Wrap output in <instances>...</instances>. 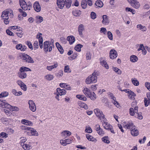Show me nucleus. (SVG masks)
Returning a JSON list of instances; mask_svg holds the SVG:
<instances>
[{
	"label": "nucleus",
	"instance_id": "24",
	"mask_svg": "<svg viewBox=\"0 0 150 150\" xmlns=\"http://www.w3.org/2000/svg\"><path fill=\"white\" fill-rule=\"evenodd\" d=\"M18 76L21 79H24L27 76V74L24 72L19 71L18 73Z\"/></svg>",
	"mask_w": 150,
	"mask_h": 150
},
{
	"label": "nucleus",
	"instance_id": "36",
	"mask_svg": "<svg viewBox=\"0 0 150 150\" xmlns=\"http://www.w3.org/2000/svg\"><path fill=\"white\" fill-rule=\"evenodd\" d=\"M106 119L105 120V121H103L104 122L103 124V127L104 129H109V127H110V126H111V125L109 123L106 122Z\"/></svg>",
	"mask_w": 150,
	"mask_h": 150
},
{
	"label": "nucleus",
	"instance_id": "33",
	"mask_svg": "<svg viewBox=\"0 0 150 150\" xmlns=\"http://www.w3.org/2000/svg\"><path fill=\"white\" fill-rule=\"evenodd\" d=\"M78 105L81 107L84 108L85 109H88L87 105L85 103L81 101H79L78 103Z\"/></svg>",
	"mask_w": 150,
	"mask_h": 150
},
{
	"label": "nucleus",
	"instance_id": "6",
	"mask_svg": "<svg viewBox=\"0 0 150 150\" xmlns=\"http://www.w3.org/2000/svg\"><path fill=\"white\" fill-rule=\"evenodd\" d=\"M108 95L110 96V98L111 99V102L116 107L119 108L120 106V104L117 101H116V98L114 96L112 93L109 92L108 93Z\"/></svg>",
	"mask_w": 150,
	"mask_h": 150
},
{
	"label": "nucleus",
	"instance_id": "16",
	"mask_svg": "<svg viewBox=\"0 0 150 150\" xmlns=\"http://www.w3.org/2000/svg\"><path fill=\"white\" fill-rule=\"evenodd\" d=\"M33 7L35 11L37 12H39L41 10V7L39 2H35L33 4Z\"/></svg>",
	"mask_w": 150,
	"mask_h": 150
},
{
	"label": "nucleus",
	"instance_id": "5",
	"mask_svg": "<svg viewBox=\"0 0 150 150\" xmlns=\"http://www.w3.org/2000/svg\"><path fill=\"white\" fill-rule=\"evenodd\" d=\"M94 112L96 116L99 118L100 120L103 121L106 120L105 117L104 115L103 114L102 112L99 109L96 108L94 109Z\"/></svg>",
	"mask_w": 150,
	"mask_h": 150
},
{
	"label": "nucleus",
	"instance_id": "34",
	"mask_svg": "<svg viewBox=\"0 0 150 150\" xmlns=\"http://www.w3.org/2000/svg\"><path fill=\"white\" fill-rule=\"evenodd\" d=\"M22 71V72H25V71H31V70L29 68L25 67H22L19 69V71Z\"/></svg>",
	"mask_w": 150,
	"mask_h": 150
},
{
	"label": "nucleus",
	"instance_id": "32",
	"mask_svg": "<svg viewBox=\"0 0 150 150\" xmlns=\"http://www.w3.org/2000/svg\"><path fill=\"white\" fill-rule=\"evenodd\" d=\"M56 45L57 48L59 52H60V53L62 54L64 52V50L62 48V47L58 42H56Z\"/></svg>",
	"mask_w": 150,
	"mask_h": 150
},
{
	"label": "nucleus",
	"instance_id": "42",
	"mask_svg": "<svg viewBox=\"0 0 150 150\" xmlns=\"http://www.w3.org/2000/svg\"><path fill=\"white\" fill-rule=\"evenodd\" d=\"M138 58L135 55H132L130 57V60L133 62H134L137 61Z\"/></svg>",
	"mask_w": 150,
	"mask_h": 150
},
{
	"label": "nucleus",
	"instance_id": "11",
	"mask_svg": "<svg viewBox=\"0 0 150 150\" xmlns=\"http://www.w3.org/2000/svg\"><path fill=\"white\" fill-rule=\"evenodd\" d=\"M0 107L7 108L11 106L10 104L7 103L5 100H0Z\"/></svg>",
	"mask_w": 150,
	"mask_h": 150
},
{
	"label": "nucleus",
	"instance_id": "57",
	"mask_svg": "<svg viewBox=\"0 0 150 150\" xmlns=\"http://www.w3.org/2000/svg\"><path fill=\"white\" fill-rule=\"evenodd\" d=\"M8 93L7 91H4L2 92L0 94V98L8 96Z\"/></svg>",
	"mask_w": 150,
	"mask_h": 150
},
{
	"label": "nucleus",
	"instance_id": "39",
	"mask_svg": "<svg viewBox=\"0 0 150 150\" xmlns=\"http://www.w3.org/2000/svg\"><path fill=\"white\" fill-rule=\"evenodd\" d=\"M88 97L91 100H94L96 98V96L94 92H92Z\"/></svg>",
	"mask_w": 150,
	"mask_h": 150
},
{
	"label": "nucleus",
	"instance_id": "41",
	"mask_svg": "<svg viewBox=\"0 0 150 150\" xmlns=\"http://www.w3.org/2000/svg\"><path fill=\"white\" fill-rule=\"evenodd\" d=\"M83 45L80 44H78L76 45L74 47V49L76 51L80 52L81 51V48L82 47Z\"/></svg>",
	"mask_w": 150,
	"mask_h": 150
},
{
	"label": "nucleus",
	"instance_id": "49",
	"mask_svg": "<svg viewBox=\"0 0 150 150\" xmlns=\"http://www.w3.org/2000/svg\"><path fill=\"white\" fill-rule=\"evenodd\" d=\"M30 132L32 136H37L38 135V134L37 132L33 128H32V129L31 130Z\"/></svg>",
	"mask_w": 150,
	"mask_h": 150
},
{
	"label": "nucleus",
	"instance_id": "28",
	"mask_svg": "<svg viewBox=\"0 0 150 150\" xmlns=\"http://www.w3.org/2000/svg\"><path fill=\"white\" fill-rule=\"evenodd\" d=\"M21 146H22L23 149L25 150H29L32 148V147L28 144H21Z\"/></svg>",
	"mask_w": 150,
	"mask_h": 150
},
{
	"label": "nucleus",
	"instance_id": "43",
	"mask_svg": "<svg viewBox=\"0 0 150 150\" xmlns=\"http://www.w3.org/2000/svg\"><path fill=\"white\" fill-rule=\"evenodd\" d=\"M128 97L130 99L132 100L134 99V97L136 96V94L133 92L130 91Z\"/></svg>",
	"mask_w": 150,
	"mask_h": 150
},
{
	"label": "nucleus",
	"instance_id": "18",
	"mask_svg": "<svg viewBox=\"0 0 150 150\" xmlns=\"http://www.w3.org/2000/svg\"><path fill=\"white\" fill-rule=\"evenodd\" d=\"M21 122L23 124L30 126H32L33 125V123L32 122L25 119L22 120Z\"/></svg>",
	"mask_w": 150,
	"mask_h": 150
},
{
	"label": "nucleus",
	"instance_id": "10",
	"mask_svg": "<svg viewBox=\"0 0 150 150\" xmlns=\"http://www.w3.org/2000/svg\"><path fill=\"white\" fill-rule=\"evenodd\" d=\"M29 108L30 110L33 112H34L36 110V107L35 105L32 100H29L28 102Z\"/></svg>",
	"mask_w": 150,
	"mask_h": 150
},
{
	"label": "nucleus",
	"instance_id": "31",
	"mask_svg": "<svg viewBox=\"0 0 150 150\" xmlns=\"http://www.w3.org/2000/svg\"><path fill=\"white\" fill-rule=\"evenodd\" d=\"M58 64L57 62H56L54 63V64L53 65L50 66H47V69L49 71H51L52 69L56 68L58 67Z\"/></svg>",
	"mask_w": 150,
	"mask_h": 150
},
{
	"label": "nucleus",
	"instance_id": "37",
	"mask_svg": "<svg viewBox=\"0 0 150 150\" xmlns=\"http://www.w3.org/2000/svg\"><path fill=\"white\" fill-rule=\"evenodd\" d=\"M72 13L74 16H79L81 15V12L79 10L75 9L73 11Z\"/></svg>",
	"mask_w": 150,
	"mask_h": 150
},
{
	"label": "nucleus",
	"instance_id": "48",
	"mask_svg": "<svg viewBox=\"0 0 150 150\" xmlns=\"http://www.w3.org/2000/svg\"><path fill=\"white\" fill-rule=\"evenodd\" d=\"M63 74V71L62 70H59L56 74V76L58 78H61Z\"/></svg>",
	"mask_w": 150,
	"mask_h": 150
},
{
	"label": "nucleus",
	"instance_id": "54",
	"mask_svg": "<svg viewBox=\"0 0 150 150\" xmlns=\"http://www.w3.org/2000/svg\"><path fill=\"white\" fill-rule=\"evenodd\" d=\"M112 69L113 71L118 74L120 75L122 74L121 71L117 67H113Z\"/></svg>",
	"mask_w": 150,
	"mask_h": 150
},
{
	"label": "nucleus",
	"instance_id": "1",
	"mask_svg": "<svg viewBox=\"0 0 150 150\" xmlns=\"http://www.w3.org/2000/svg\"><path fill=\"white\" fill-rule=\"evenodd\" d=\"M97 72L94 71L92 74L89 76L86 79L85 82L87 84H89L96 83L97 81Z\"/></svg>",
	"mask_w": 150,
	"mask_h": 150
},
{
	"label": "nucleus",
	"instance_id": "58",
	"mask_svg": "<svg viewBox=\"0 0 150 150\" xmlns=\"http://www.w3.org/2000/svg\"><path fill=\"white\" fill-rule=\"evenodd\" d=\"M25 44L28 45V47L31 50H33V47L31 42L30 41H28L26 42Z\"/></svg>",
	"mask_w": 150,
	"mask_h": 150
},
{
	"label": "nucleus",
	"instance_id": "20",
	"mask_svg": "<svg viewBox=\"0 0 150 150\" xmlns=\"http://www.w3.org/2000/svg\"><path fill=\"white\" fill-rule=\"evenodd\" d=\"M67 39L69 42V44L70 45L73 44L75 41V37L72 35L68 36L67 37Z\"/></svg>",
	"mask_w": 150,
	"mask_h": 150
},
{
	"label": "nucleus",
	"instance_id": "27",
	"mask_svg": "<svg viewBox=\"0 0 150 150\" xmlns=\"http://www.w3.org/2000/svg\"><path fill=\"white\" fill-rule=\"evenodd\" d=\"M100 63L101 65L103 66L107 69H109V66L105 60H103L102 59H100Z\"/></svg>",
	"mask_w": 150,
	"mask_h": 150
},
{
	"label": "nucleus",
	"instance_id": "50",
	"mask_svg": "<svg viewBox=\"0 0 150 150\" xmlns=\"http://www.w3.org/2000/svg\"><path fill=\"white\" fill-rule=\"evenodd\" d=\"M131 80L134 86H138L139 85V82L135 78L132 79Z\"/></svg>",
	"mask_w": 150,
	"mask_h": 150
},
{
	"label": "nucleus",
	"instance_id": "51",
	"mask_svg": "<svg viewBox=\"0 0 150 150\" xmlns=\"http://www.w3.org/2000/svg\"><path fill=\"white\" fill-rule=\"evenodd\" d=\"M85 132L88 133H91L92 132V130L91 127L88 126L86 127Z\"/></svg>",
	"mask_w": 150,
	"mask_h": 150
},
{
	"label": "nucleus",
	"instance_id": "64",
	"mask_svg": "<svg viewBox=\"0 0 150 150\" xmlns=\"http://www.w3.org/2000/svg\"><path fill=\"white\" fill-rule=\"evenodd\" d=\"M86 57L87 59L90 60L91 59V54L90 52H87L86 54Z\"/></svg>",
	"mask_w": 150,
	"mask_h": 150
},
{
	"label": "nucleus",
	"instance_id": "23",
	"mask_svg": "<svg viewBox=\"0 0 150 150\" xmlns=\"http://www.w3.org/2000/svg\"><path fill=\"white\" fill-rule=\"evenodd\" d=\"M57 93L61 96L66 94V91L64 89H61L60 88H57Z\"/></svg>",
	"mask_w": 150,
	"mask_h": 150
},
{
	"label": "nucleus",
	"instance_id": "38",
	"mask_svg": "<svg viewBox=\"0 0 150 150\" xmlns=\"http://www.w3.org/2000/svg\"><path fill=\"white\" fill-rule=\"evenodd\" d=\"M76 97L79 100L84 101L87 100L86 98L84 95H77L76 96Z\"/></svg>",
	"mask_w": 150,
	"mask_h": 150
},
{
	"label": "nucleus",
	"instance_id": "21",
	"mask_svg": "<svg viewBox=\"0 0 150 150\" xmlns=\"http://www.w3.org/2000/svg\"><path fill=\"white\" fill-rule=\"evenodd\" d=\"M71 142V140L69 139H67L64 140L62 139L60 141V143L63 146H66Z\"/></svg>",
	"mask_w": 150,
	"mask_h": 150
},
{
	"label": "nucleus",
	"instance_id": "26",
	"mask_svg": "<svg viewBox=\"0 0 150 150\" xmlns=\"http://www.w3.org/2000/svg\"><path fill=\"white\" fill-rule=\"evenodd\" d=\"M86 137L89 141L95 142H96L97 141V140L96 138L89 134H86Z\"/></svg>",
	"mask_w": 150,
	"mask_h": 150
},
{
	"label": "nucleus",
	"instance_id": "3",
	"mask_svg": "<svg viewBox=\"0 0 150 150\" xmlns=\"http://www.w3.org/2000/svg\"><path fill=\"white\" fill-rule=\"evenodd\" d=\"M1 17L3 19H9L13 18V11L11 10H6L2 13Z\"/></svg>",
	"mask_w": 150,
	"mask_h": 150
},
{
	"label": "nucleus",
	"instance_id": "44",
	"mask_svg": "<svg viewBox=\"0 0 150 150\" xmlns=\"http://www.w3.org/2000/svg\"><path fill=\"white\" fill-rule=\"evenodd\" d=\"M73 54L69 57V59L70 60H72L76 58L78 56V53L75 52H74Z\"/></svg>",
	"mask_w": 150,
	"mask_h": 150
},
{
	"label": "nucleus",
	"instance_id": "14",
	"mask_svg": "<svg viewBox=\"0 0 150 150\" xmlns=\"http://www.w3.org/2000/svg\"><path fill=\"white\" fill-rule=\"evenodd\" d=\"M147 98H144V103L145 106L147 107L150 105V93L146 94Z\"/></svg>",
	"mask_w": 150,
	"mask_h": 150
},
{
	"label": "nucleus",
	"instance_id": "2",
	"mask_svg": "<svg viewBox=\"0 0 150 150\" xmlns=\"http://www.w3.org/2000/svg\"><path fill=\"white\" fill-rule=\"evenodd\" d=\"M43 45V50L45 53H47L48 51H51L52 48L54 47L53 42L49 41H45Z\"/></svg>",
	"mask_w": 150,
	"mask_h": 150
},
{
	"label": "nucleus",
	"instance_id": "62",
	"mask_svg": "<svg viewBox=\"0 0 150 150\" xmlns=\"http://www.w3.org/2000/svg\"><path fill=\"white\" fill-rule=\"evenodd\" d=\"M135 112L133 108H130L129 110V113L130 115L134 116V115Z\"/></svg>",
	"mask_w": 150,
	"mask_h": 150
},
{
	"label": "nucleus",
	"instance_id": "13",
	"mask_svg": "<svg viewBox=\"0 0 150 150\" xmlns=\"http://www.w3.org/2000/svg\"><path fill=\"white\" fill-rule=\"evenodd\" d=\"M17 83L20 86L22 89L24 91H26L27 88L26 86L22 81L18 80L17 81Z\"/></svg>",
	"mask_w": 150,
	"mask_h": 150
},
{
	"label": "nucleus",
	"instance_id": "7",
	"mask_svg": "<svg viewBox=\"0 0 150 150\" xmlns=\"http://www.w3.org/2000/svg\"><path fill=\"white\" fill-rule=\"evenodd\" d=\"M124 123V126L127 129H130V130L135 126L134 125L133 122L130 120Z\"/></svg>",
	"mask_w": 150,
	"mask_h": 150
},
{
	"label": "nucleus",
	"instance_id": "40",
	"mask_svg": "<svg viewBox=\"0 0 150 150\" xmlns=\"http://www.w3.org/2000/svg\"><path fill=\"white\" fill-rule=\"evenodd\" d=\"M95 4L96 6L99 7H102L103 5V2L100 0H97Z\"/></svg>",
	"mask_w": 150,
	"mask_h": 150
},
{
	"label": "nucleus",
	"instance_id": "25",
	"mask_svg": "<svg viewBox=\"0 0 150 150\" xmlns=\"http://www.w3.org/2000/svg\"><path fill=\"white\" fill-rule=\"evenodd\" d=\"M84 30V26L83 24L79 25L78 28V31L79 35L81 36L83 35V31Z\"/></svg>",
	"mask_w": 150,
	"mask_h": 150
},
{
	"label": "nucleus",
	"instance_id": "19",
	"mask_svg": "<svg viewBox=\"0 0 150 150\" xmlns=\"http://www.w3.org/2000/svg\"><path fill=\"white\" fill-rule=\"evenodd\" d=\"M130 4L132 7L135 8H138L140 6V4L137 0H134Z\"/></svg>",
	"mask_w": 150,
	"mask_h": 150
},
{
	"label": "nucleus",
	"instance_id": "46",
	"mask_svg": "<svg viewBox=\"0 0 150 150\" xmlns=\"http://www.w3.org/2000/svg\"><path fill=\"white\" fill-rule=\"evenodd\" d=\"M102 140L103 142L107 144H109L110 143V141L109 140V138L108 136L103 137Z\"/></svg>",
	"mask_w": 150,
	"mask_h": 150
},
{
	"label": "nucleus",
	"instance_id": "63",
	"mask_svg": "<svg viewBox=\"0 0 150 150\" xmlns=\"http://www.w3.org/2000/svg\"><path fill=\"white\" fill-rule=\"evenodd\" d=\"M100 32L101 33H103L104 35H105L107 32V30L105 28L102 27L100 28Z\"/></svg>",
	"mask_w": 150,
	"mask_h": 150
},
{
	"label": "nucleus",
	"instance_id": "30",
	"mask_svg": "<svg viewBox=\"0 0 150 150\" xmlns=\"http://www.w3.org/2000/svg\"><path fill=\"white\" fill-rule=\"evenodd\" d=\"M83 91L85 95L88 97L92 92L88 88H84L83 90Z\"/></svg>",
	"mask_w": 150,
	"mask_h": 150
},
{
	"label": "nucleus",
	"instance_id": "17",
	"mask_svg": "<svg viewBox=\"0 0 150 150\" xmlns=\"http://www.w3.org/2000/svg\"><path fill=\"white\" fill-rule=\"evenodd\" d=\"M57 4L59 8L62 9L64 6L65 3L64 0H57Z\"/></svg>",
	"mask_w": 150,
	"mask_h": 150
},
{
	"label": "nucleus",
	"instance_id": "52",
	"mask_svg": "<svg viewBox=\"0 0 150 150\" xmlns=\"http://www.w3.org/2000/svg\"><path fill=\"white\" fill-rule=\"evenodd\" d=\"M10 106L11 107H9V108H7L16 111H18L19 110V108L17 107L12 106L11 105Z\"/></svg>",
	"mask_w": 150,
	"mask_h": 150
},
{
	"label": "nucleus",
	"instance_id": "9",
	"mask_svg": "<svg viewBox=\"0 0 150 150\" xmlns=\"http://www.w3.org/2000/svg\"><path fill=\"white\" fill-rule=\"evenodd\" d=\"M117 56V52L114 49H111L110 50L109 52V56L111 59H114L116 58Z\"/></svg>",
	"mask_w": 150,
	"mask_h": 150
},
{
	"label": "nucleus",
	"instance_id": "60",
	"mask_svg": "<svg viewBox=\"0 0 150 150\" xmlns=\"http://www.w3.org/2000/svg\"><path fill=\"white\" fill-rule=\"evenodd\" d=\"M0 137L2 138H6L8 137V134L4 132H2L0 133Z\"/></svg>",
	"mask_w": 150,
	"mask_h": 150
},
{
	"label": "nucleus",
	"instance_id": "15",
	"mask_svg": "<svg viewBox=\"0 0 150 150\" xmlns=\"http://www.w3.org/2000/svg\"><path fill=\"white\" fill-rule=\"evenodd\" d=\"M130 131L131 135L133 136H136L139 134V131L135 126L134 128L130 129Z\"/></svg>",
	"mask_w": 150,
	"mask_h": 150
},
{
	"label": "nucleus",
	"instance_id": "61",
	"mask_svg": "<svg viewBox=\"0 0 150 150\" xmlns=\"http://www.w3.org/2000/svg\"><path fill=\"white\" fill-rule=\"evenodd\" d=\"M108 37L110 40H113L112 34L111 32L108 31L107 33Z\"/></svg>",
	"mask_w": 150,
	"mask_h": 150
},
{
	"label": "nucleus",
	"instance_id": "45",
	"mask_svg": "<svg viewBox=\"0 0 150 150\" xmlns=\"http://www.w3.org/2000/svg\"><path fill=\"white\" fill-rule=\"evenodd\" d=\"M64 2L66 7L69 8L71 6V0H65Z\"/></svg>",
	"mask_w": 150,
	"mask_h": 150
},
{
	"label": "nucleus",
	"instance_id": "35",
	"mask_svg": "<svg viewBox=\"0 0 150 150\" xmlns=\"http://www.w3.org/2000/svg\"><path fill=\"white\" fill-rule=\"evenodd\" d=\"M137 27L139 29L141 30L142 31L145 32L146 30V27L141 24L137 25Z\"/></svg>",
	"mask_w": 150,
	"mask_h": 150
},
{
	"label": "nucleus",
	"instance_id": "53",
	"mask_svg": "<svg viewBox=\"0 0 150 150\" xmlns=\"http://www.w3.org/2000/svg\"><path fill=\"white\" fill-rule=\"evenodd\" d=\"M81 6L83 9H85L87 6L86 0H82L81 3Z\"/></svg>",
	"mask_w": 150,
	"mask_h": 150
},
{
	"label": "nucleus",
	"instance_id": "22",
	"mask_svg": "<svg viewBox=\"0 0 150 150\" xmlns=\"http://www.w3.org/2000/svg\"><path fill=\"white\" fill-rule=\"evenodd\" d=\"M16 48L17 50H20L22 51H25L27 48L25 45H22L21 44H18L16 46Z\"/></svg>",
	"mask_w": 150,
	"mask_h": 150
},
{
	"label": "nucleus",
	"instance_id": "55",
	"mask_svg": "<svg viewBox=\"0 0 150 150\" xmlns=\"http://www.w3.org/2000/svg\"><path fill=\"white\" fill-rule=\"evenodd\" d=\"M64 71L65 73H70L71 72V70L69 68L68 65L64 67Z\"/></svg>",
	"mask_w": 150,
	"mask_h": 150
},
{
	"label": "nucleus",
	"instance_id": "47",
	"mask_svg": "<svg viewBox=\"0 0 150 150\" xmlns=\"http://www.w3.org/2000/svg\"><path fill=\"white\" fill-rule=\"evenodd\" d=\"M12 93L16 96H18L21 95L22 94V93L21 91H19L17 92L16 90L15 89H13L11 91Z\"/></svg>",
	"mask_w": 150,
	"mask_h": 150
},
{
	"label": "nucleus",
	"instance_id": "56",
	"mask_svg": "<svg viewBox=\"0 0 150 150\" xmlns=\"http://www.w3.org/2000/svg\"><path fill=\"white\" fill-rule=\"evenodd\" d=\"M54 77L52 75L48 74L46 75L45 76V79H46L47 80L51 81L52 80Z\"/></svg>",
	"mask_w": 150,
	"mask_h": 150
},
{
	"label": "nucleus",
	"instance_id": "4",
	"mask_svg": "<svg viewBox=\"0 0 150 150\" xmlns=\"http://www.w3.org/2000/svg\"><path fill=\"white\" fill-rule=\"evenodd\" d=\"M21 57V59L25 62L31 63L34 62L33 59L27 54L23 53Z\"/></svg>",
	"mask_w": 150,
	"mask_h": 150
},
{
	"label": "nucleus",
	"instance_id": "8",
	"mask_svg": "<svg viewBox=\"0 0 150 150\" xmlns=\"http://www.w3.org/2000/svg\"><path fill=\"white\" fill-rule=\"evenodd\" d=\"M36 38L38 39L39 45L41 49L43 47V39L42 37V34L40 33H38L37 35Z\"/></svg>",
	"mask_w": 150,
	"mask_h": 150
},
{
	"label": "nucleus",
	"instance_id": "59",
	"mask_svg": "<svg viewBox=\"0 0 150 150\" xmlns=\"http://www.w3.org/2000/svg\"><path fill=\"white\" fill-rule=\"evenodd\" d=\"M33 47L34 50H36L38 48L39 45L38 41H35L33 44Z\"/></svg>",
	"mask_w": 150,
	"mask_h": 150
},
{
	"label": "nucleus",
	"instance_id": "12",
	"mask_svg": "<svg viewBox=\"0 0 150 150\" xmlns=\"http://www.w3.org/2000/svg\"><path fill=\"white\" fill-rule=\"evenodd\" d=\"M96 129L98 133L100 135L103 136L105 134L104 131L100 127L99 125H97L95 126Z\"/></svg>",
	"mask_w": 150,
	"mask_h": 150
},
{
	"label": "nucleus",
	"instance_id": "29",
	"mask_svg": "<svg viewBox=\"0 0 150 150\" xmlns=\"http://www.w3.org/2000/svg\"><path fill=\"white\" fill-rule=\"evenodd\" d=\"M62 136L64 137H67L71 135V132L67 130H64L61 133Z\"/></svg>",
	"mask_w": 150,
	"mask_h": 150
}]
</instances>
